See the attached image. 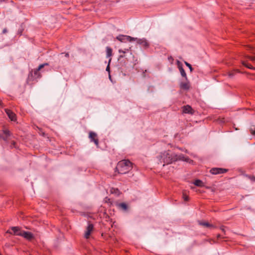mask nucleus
Here are the masks:
<instances>
[{"label": "nucleus", "mask_w": 255, "mask_h": 255, "mask_svg": "<svg viewBox=\"0 0 255 255\" xmlns=\"http://www.w3.org/2000/svg\"><path fill=\"white\" fill-rule=\"evenodd\" d=\"M242 63H243V64L245 66L247 67V68H249V69H254V68L252 66H251V65H250V64H249L247 63H246V62H245V61H243V62H242Z\"/></svg>", "instance_id": "aec40b11"}, {"label": "nucleus", "mask_w": 255, "mask_h": 255, "mask_svg": "<svg viewBox=\"0 0 255 255\" xmlns=\"http://www.w3.org/2000/svg\"><path fill=\"white\" fill-rule=\"evenodd\" d=\"M251 133H252L253 135H255V130L252 131Z\"/></svg>", "instance_id": "bb28decb"}, {"label": "nucleus", "mask_w": 255, "mask_h": 255, "mask_svg": "<svg viewBox=\"0 0 255 255\" xmlns=\"http://www.w3.org/2000/svg\"><path fill=\"white\" fill-rule=\"evenodd\" d=\"M65 56H67V57H68V56H69V54H68V53H66V54H65Z\"/></svg>", "instance_id": "c756f323"}, {"label": "nucleus", "mask_w": 255, "mask_h": 255, "mask_svg": "<svg viewBox=\"0 0 255 255\" xmlns=\"http://www.w3.org/2000/svg\"><path fill=\"white\" fill-rule=\"evenodd\" d=\"M194 184L197 186H199V187H202V186H203L204 185V184L203 183V182L200 180H199V179H197L196 180H195V181L194 182Z\"/></svg>", "instance_id": "2eb2a0df"}, {"label": "nucleus", "mask_w": 255, "mask_h": 255, "mask_svg": "<svg viewBox=\"0 0 255 255\" xmlns=\"http://www.w3.org/2000/svg\"><path fill=\"white\" fill-rule=\"evenodd\" d=\"M111 58H110V59L109 60V64L106 67V71L109 72V73H110V65H110V63L111 62Z\"/></svg>", "instance_id": "b1692460"}, {"label": "nucleus", "mask_w": 255, "mask_h": 255, "mask_svg": "<svg viewBox=\"0 0 255 255\" xmlns=\"http://www.w3.org/2000/svg\"><path fill=\"white\" fill-rule=\"evenodd\" d=\"M178 159L176 155H172L170 151H167L162 153L159 156L161 163H163V166L169 164L176 161Z\"/></svg>", "instance_id": "f257e3e1"}, {"label": "nucleus", "mask_w": 255, "mask_h": 255, "mask_svg": "<svg viewBox=\"0 0 255 255\" xmlns=\"http://www.w3.org/2000/svg\"><path fill=\"white\" fill-rule=\"evenodd\" d=\"M107 57H110L112 55V49L109 47L106 48Z\"/></svg>", "instance_id": "dca6fc26"}, {"label": "nucleus", "mask_w": 255, "mask_h": 255, "mask_svg": "<svg viewBox=\"0 0 255 255\" xmlns=\"http://www.w3.org/2000/svg\"><path fill=\"white\" fill-rule=\"evenodd\" d=\"M182 111L183 113L185 114H192L193 113V109L191 108V106L189 105L184 106L182 107Z\"/></svg>", "instance_id": "9b49d317"}, {"label": "nucleus", "mask_w": 255, "mask_h": 255, "mask_svg": "<svg viewBox=\"0 0 255 255\" xmlns=\"http://www.w3.org/2000/svg\"><path fill=\"white\" fill-rule=\"evenodd\" d=\"M111 192L113 193L118 194L119 193V190L118 189L112 188L111 190Z\"/></svg>", "instance_id": "412c9836"}, {"label": "nucleus", "mask_w": 255, "mask_h": 255, "mask_svg": "<svg viewBox=\"0 0 255 255\" xmlns=\"http://www.w3.org/2000/svg\"><path fill=\"white\" fill-rule=\"evenodd\" d=\"M185 65H186L187 67H189V68L190 69V71H192V70H193V69H192V67L191 65L189 63H188V62H185Z\"/></svg>", "instance_id": "5701e85b"}, {"label": "nucleus", "mask_w": 255, "mask_h": 255, "mask_svg": "<svg viewBox=\"0 0 255 255\" xmlns=\"http://www.w3.org/2000/svg\"><path fill=\"white\" fill-rule=\"evenodd\" d=\"M10 135V131L7 129L0 130V140H3L7 141Z\"/></svg>", "instance_id": "7ed1b4c3"}, {"label": "nucleus", "mask_w": 255, "mask_h": 255, "mask_svg": "<svg viewBox=\"0 0 255 255\" xmlns=\"http://www.w3.org/2000/svg\"><path fill=\"white\" fill-rule=\"evenodd\" d=\"M6 31H7V30H6V29H4L3 30V33H6Z\"/></svg>", "instance_id": "c85d7f7f"}, {"label": "nucleus", "mask_w": 255, "mask_h": 255, "mask_svg": "<svg viewBox=\"0 0 255 255\" xmlns=\"http://www.w3.org/2000/svg\"><path fill=\"white\" fill-rule=\"evenodd\" d=\"M22 231L20 230V228L18 227H11V230H8L7 233L13 234L14 235L20 236L22 233Z\"/></svg>", "instance_id": "39448f33"}, {"label": "nucleus", "mask_w": 255, "mask_h": 255, "mask_svg": "<svg viewBox=\"0 0 255 255\" xmlns=\"http://www.w3.org/2000/svg\"><path fill=\"white\" fill-rule=\"evenodd\" d=\"M199 224L204 226H205L206 227L211 228L213 227V225L211 224H209L207 222H199Z\"/></svg>", "instance_id": "6ab92c4d"}, {"label": "nucleus", "mask_w": 255, "mask_h": 255, "mask_svg": "<svg viewBox=\"0 0 255 255\" xmlns=\"http://www.w3.org/2000/svg\"><path fill=\"white\" fill-rule=\"evenodd\" d=\"M249 58L251 60L253 61H255V56H250Z\"/></svg>", "instance_id": "a878e982"}, {"label": "nucleus", "mask_w": 255, "mask_h": 255, "mask_svg": "<svg viewBox=\"0 0 255 255\" xmlns=\"http://www.w3.org/2000/svg\"><path fill=\"white\" fill-rule=\"evenodd\" d=\"M252 180H253V181H255V177H253L252 178Z\"/></svg>", "instance_id": "cd10ccee"}, {"label": "nucleus", "mask_w": 255, "mask_h": 255, "mask_svg": "<svg viewBox=\"0 0 255 255\" xmlns=\"http://www.w3.org/2000/svg\"><path fill=\"white\" fill-rule=\"evenodd\" d=\"M93 225L92 224H89L88 226L86 231L85 234V238L86 239H88L89 236L93 231Z\"/></svg>", "instance_id": "9d476101"}, {"label": "nucleus", "mask_w": 255, "mask_h": 255, "mask_svg": "<svg viewBox=\"0 0 255 255\" xmlns=\"http://www.w3.org/2000/svg\"><path fill=\"white\" fill-rule=\"evenodd\" d=\"M179 71H180V72L181 75H182V76L183 77H185L186 80H187V76H186V72H185V71H184V70L183 69V68L182 67H179Z\"/></svg>", "instance_id": "a211bd4d"}, {"label": "nucleus", "mask_w": 255, "mask_h": 255, "mask_svg": "<svg viewBox=\"0 0 255 255\" xmlns=\"http://www.w3.org/2000/svg\"><path fill=\"white\" fill-rule=\"evenodd\" d=\"M132 168V164L127 160H123L118 162L116 169L120 174H126Z\"/></svg>", "instance_id": "f03ea898"}, {"label": "nucleus", "mask_w": 255, "mask_h": 255, "mask_svg": "<svg viewBox=\"0 0 255 255\" xmlns=\"http://www.w3.org/2000/svg\"><path fill=\"white\" fill-rule=\"evenodd\" d=\"M227 171L226 169L221 168H213L210 170V173L212 174H218L225 173Z\"/></svg>", "instance_id": "423d86ee"}, {"label": "nucleus", "mask_w": 255, "mask_h": 255, "mask_svg": "<svg viewBox=\"0 0 255 255\" xmlns=\"http://www.w3.org/2000/svg\"><path fill=\"white\" fill-rule=\"evenodd\" d=\"M128 51V49H125L124 50L122 49H120L119 50V53H126V52Z\"/></svg>", "instance_id": "4be33fe9"}, {"label": "nucleus", "mask_w": 255, "mask_h": 255, "mask_svg": "<svg viewBox=\"0 0 255 255\" xmlns=\"http://www.w3.org/2000/svg\"><path fill=\"white\" fill-rule=\"evenodd\" d=\"M20 236L23 237L24 238L27 240H31L33 238V235L28 232L22 231Z\"/></svg>", "instance_id": "f8f14e48"}, {"label": "nucleus", "mask_w": 255, "mask_h": 255, "mask_svg": "<svg viewBox=\"0 0 255 255\" xmlns=\"http://www.w3.org/2000/svg\"><path fill=\"white\" fill-rule=\"evenodd\" d=\"M5 111L8 117V118L12 121H16V115L11 110L8 109H5Z\"/></svg>", "instance_id": "1a4fd4ad"}, {"label": "nucleus", "mask_w": 255, "mask_h": 255, "mask_svg": "<svg viewBox=\"0 0 255 255\" xmlns=\"http://www.w3.org/2000/svg\"><path fill=\"white\" fill-rule=\"evenodd\" d=\"M221 230L223 231H224V229L223 228H221Z\"/></svg>", "instance_id": "7c9ffc66"}, {"label": "nucleus", "mask_w": 255, "mask_h": 255, "mask_svg": "<svg viewBox=\"0 0 255 255\" xmlns=\"http://www.w3.org/2000/svg\"><path fill=\"white\" fill-rule=\"evenodd\" d=\"M90 140L91 141L94 142L95 144L96 145H98V139L97 138V134L93 131H90L89 132V136Z\"/></svg>", "instance_id": "0eeeda50"}, {"label": "nucleus", "mask_w": 255, "mask_h": 255, "mask_svg": "<svg viewBox=\"0 0 255 255\" xmlns=\"http://www.w3.org/2000/svg\"><path fill=\"white\" fill-rule=\"evenodd\" d=\"M48 64L47 63H44V64H40L39 67H38L37 69H36L35 71H34V74L36 75L37 74H38V72L42 68H43L46 65H48Z\"/></svg>", "instance_id": "4468645a"}, {"label": "nucleus", "mask_w": 255, "mask_h": 255, "mask_svg": "<svg viewBox=\"0 0 255 255\" xmlns=\"http://www.w3.org/2000/svg\"><path fill=\"white\" fill-rule=\"evenodd\" d=\"M1 104V100L0 99V105Z\"/></svg>", "instance_id": "2f4dec72"}, {"label": "nucleus", "mask_w": 255, "mask_h": 255, "mask_svg": "<svg viewBox=\"0 0 255 255\" xmlns=\"http://www.w3.org/2000/svg\"><path fill=\"white\" fill-rule=\"evenodd\" d=\"M117 39L122 42H126L127 41H135L136 38L131 37L129 36L120 35L116 37Z\"/></svg>", "instance_id": "20e7f679"}, {"label": "nucleus", "mask_w": 255, "mask_h": 255, "mask_svg": "<svg viewBox=\"0 0 255 255\" xmlns=\"http://www.w3.org/2000/svg\"><path fill=\"white\" fill-rule=\"evenodd\" d=\"M118 206L122 209L124 211H126L128 209V206L126 204L124 203H120L118 205Z\"/></svg>", "instance_id": "f3484780"}, {"label": "nucleus", "mask_w": 255, "mask_h": 255, "mask_svg": "<svg viewBox=\"0 0 255 255\" xmlns=\"http://www.w3.org/2000/svg\"><path fill=\"white\" fill-rule=\"evenodd\" d=\"M180 87L183 90H188L190 88V85L189 82H182L180 84Z\"/></svg>", "instance_id": "ddd939ff"}, {"label": "nucleus", "mask_w": 255, "mask_h": 255, "mask_svg": "<svg viewBox=\"0 0 255 255\" xmlns=\"http://www.w3.org/2000/svg\"><path fill=\"white\" fill-rule=\"evenodd\" d=\"M183 198L185 201L188 200V197L184 194H183Z\"/></svg>", "instance_id": "393cba45"}, {"label": "nucleus", "mask_w": 255, "mask_h": 255, "mask_svg": "<svg viewBox=\"0 0 255 255\" xmlns=\"http://www.w3.org/2000/svg\"><path fill=\"white\" fill-rule=\"evenodd\" d=\"M137 43L144 47H147L149 46V44L147 40L145 38L142 39H135Z\"/></svg>", "instance_id": "6e6552de"}]
</instances>
